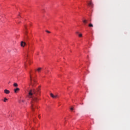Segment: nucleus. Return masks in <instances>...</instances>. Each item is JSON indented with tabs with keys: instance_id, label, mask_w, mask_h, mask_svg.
<instances>
[{
	"instance_id": "f257e3e1",
	"label": "nucleus",
	"mask_w": 130,
	"mask_h": 130,
	"mask_svg": "<svg viewBox=\"0 0 130 130\" xmlns=\"http://www.w3.org/2000/svg\"><path fill=\"white\" fill-rule=\"evenodd\" d=\"M41 86H39L36 89L33 88L28 91L27 96L30 98H38L40 97V94L41 93Z\"/></svg>"
},
{
	"instance_id": "f03ea898",
	"label": "nucleus",
	"mask_w": 130,
	"mask_h": 130,
	"mask_svg": "<svg viewBox=\"0 0 130 130\" xmlns=\"http://www.w3.org/2000/svg\"><path fill=\"white\" fill-rule=\"evenodd\" d=\"M30 85L32 87H36L37 81L35 79H32V76L30 75Z\"/></svg>"
},
{
	"instance_id": "7ed1b4c3",
	"label": "nucleus",
	"mask_w": 130,
	"mask_h": 130,
	"mask_svg": "<svg viewBox=\"0 0 130 130\" xmlns=\"http://www.w3.org/2000/svg\"><path fill=\"white\" fill-rule=\"evenodd\" d=\"M37 101V99L36 98H32L31 99V110H32V111H34V106H33V103H34V102H36Z\"/></svg>"
},
{
	"instance_id": "20e7f679",
	"label": "nucleus",
	"mask_w": 130,
	"mask_h": 130,
	"mask_svg": "<svg viewBox=\"0 0 130 130\" xmlns=\"http://www.w3.org/2000/svg\"><path fill=\"white\" fill-rule=\"evenodd\" d=\"M50 96L52 97V98H59L60 96L58 94L55 93L53 94V93H50Z\"/></svg>"
},
{
	"instance_id": "39448f33",
	"label": "nucleus",
	"mask_w": 130,
	"mask_h": 130,
	"mask_svg": "<svg viewBox=\"0 0 130 130\" xmlns=\"http://www.w3.org/2000/svg\"><path fill=\"white\" fill-rule=\"evenodd\" d=\"M88 7H90V8H93V3L92 2H90L88 3Z\"/></svg>"
},
{
	"instance_id": "423d86ee",
	"label": "nucleus",
	"mask_w": 130,
	"mask_h": 130,
	"mask_svg": "<svg viewBox=\"0 0 130 130\" xmlns=\"http://www.w3.org/2000/svg\"><path fill=\"white\" fill-rule=\"evenodd\" d=\"M14 93H18V92H19V91H20V88H16L14 89Z\"/></svg>"
},
{
	"instance_id": "0eeeda50",
	"label": "nucleus",
	"mask_w": 130,
	"mask_h": 130,
	"mask_svg": "<svg viewBox=\"0 0 130 130\" xmlns=\"http://www.w3.org/2000/svg\"><path fill=\"white\" fill-rule=\"evenodd\" d=\"M21 46L22 47H24V46H25V45H26V43H25V42H21Z\"/></svg>"
},
{
	"instance_id": "6e6552de",
	"label": "nucleus",
	"mask_w": 130,
	"mask_h": 130,
	"mask_svg": "<svg viewBox=\"0 0 130 130\" xmlns=\"http://www.w3.org/2000/svg\"><path fill=\"white\" fill-rule=\"evenodd\" d=\"M4 93L5 94H10V90H8V89H5Z\"/></svg>"
},
{
	"instance_id": "1a4fd4ad",
	"label": "nucleus",
	"mask_w": 130,
	"mask_h": 130,
	"mask_svg": "<svg viewBox=\"0 0 130 130\" xmlns=\"http://www.w3.org/2000/svg\"><path fill=\"white\" fill-rule=\"evenodd\" d=\"M41 70H42V68H39L37 70V71L38 73H40V72H41Z\"/></svg>"
},
{
	"instance_id": "9d476101",
	"label": "nucleus",
	"mask_w": 130,
	"mask_h": 130,
	"mask_svg": "<svg viewBox=\"0 0 130 130\" xmlns=\"http://www.w3.org/2000/svg\"><path fill=\"white\" fill-rule=\"evenodd\" d=\"M2 101H4V102H7V101H8V99L4 98V99H2Z\"/></svg>"
},
{
	"instance_id": "9b49d317",
	"label": "nucleus",
	"mask_w": 130,
	"mask_h": 130,
	"mask_svg": "<svg viewBox=\"0 0 130 130\" xmlns=\"http://www.w3.org/2000/svg\"><path fill=\"white\" fill-rule=\"evenodd\" d=\"M83 22L84 23V25H86L88 23V21L84 20L83 21Z\"/></svg>"
},
{
	"instance_id": "f8f14e48",
	"label": "nucleus",
	"mask_w": 130,
	"mask_h": 130,
	"mask_svg": "<svg viewBox=\"0 0 130 130\" xmlns=\"http://www.w3.org/2000/svg\"><path fill=\"white\" fill-rule=\"evenodd\" d=\"M14 87H18V84L17 83H14L13 84Z\"/></svg>"
},
{
	"instance_id": "ddd939ff",
	"label": "nucleus",
	"mask_w": 130,
	"mask_h": 130,
	"mask_svg": "<svg viewBox=\"0 0 130 130\" xmlns=\"http://www.w3.org/2000/svg\"><path fill=\"white\" fill-rule=\"evenodd\" d=\"M88 26L89 27H93V25L92 24V23H90L88 25Z\"/></svg>"
},
{
	"instance_id": "4468645a",
	"label": "nucleus",
	"mask_w": 130,
	"mask_h": 130,
	"mask_svg": "<svg viewBox=\"0 0 130 130\" xmlns=\"http://www.w3.org/2000/svg\"><path fill=\"white\" fill-rule=\"evenodd\" d=\"M79 37H82L83 36V35H82V34H80L78 35Z\"/></svg>"
},
{
	"instance_id": "2eb2a0df",
	"label": "nucleus",
	"mask_w": 130,
	"mask_h": 130,
	"mask_svg": "<svg viewBox=\"0 0 130 130\" xmlns=\"http://www.w3.org/2000/svg\"><path fill=\"white\" fill-rule=\"evenodd\" d=\"M70 110H71V111H73V110H74V108L72 107L70 108Z\"/></svg>"
},
{
	"instance_id": "dca6fc26",
	"label": "nucleus",
	"mask_w": 130,
	"mask_h": 130,
	"mask_svg": "<svg viewBox=\"0 0 130 130\" xmlns=\"http://www.w3.org/2000/svg\"><path fill=\"white\" fill-rule=\"evenodd\" d=\"M46 32H47V33H50V31H49L48 30H46Z\"/></svg>"
},
{
	"instance_id": "f3484780",
	"label": "nucleus",
	"mask_w": 130,
	"mask_h": 130,
	"mask_svg": "<svg viewBox=\"0 0 130 130\" xmlns=\"http://www.w3.org/2000/svg\"><path fill=\"white\" fill-rule=\"evenodd\" d=\"M19 102L20 103H21V102H24V100L20 101Z\"/></svg>"
},
{
	"instance_id": "a211bd4d",
	"label": "nucleus",
	"mask_w": 130,
	"mask_h": 130,
	"mask_svg": "<svg viewBox=\"0 0 130 130\" xmlns=\"http://www.w3.org/2000/svg\"><path fill=\"white\" fill-rule=\"evenodd\" d=\"M25 29H27V27H26V26H25Z\"/></svg>"
},
{
	"instance_id": "6ab92c4d",
	"label": "nucleus",
	"mask_w": 130,
	"mask_h": 130,
	"mask_svg": "<svg viewBox=\"0 0 130 130\" xmlns=\"http://www.w3.org/2000/svg\"><path fill=\"white\" fill-rule=\"evenodd\" d=\"M25 68L27 67V66H26V64H25Z\"/></svg>"
},
{
	"instance_id": "aec40b11",
	"label": "nucleus",
	"mask_w": 130,
	"mask_h": 130,
	"mask_svg": "<svg viewBox=\"0 0 130 130\" xmlns=\"http://www.w3.org/2000/svg\"><path fill=\"white\" fill-rule=\"evenodd\" d=\"M77 34H79V32H77Z\"/></svg>"
},
{
	"instance_id": "412c9836",
	"label": "nucleus",
	"mask_w": 130,
	"mask_h": 130,
	"mask_svg": "<svg viewBox=\"0 0 130 130\" xmlns=\"http://www.w3.org/2000/svg\"><path fill=\"white\" fill-rule=\"evenodd\" d=\"M10 83H11V81L9 82V84H10Z\"/></svg>"
},
{
	"instance_id": "4be33fe9",
	"label": "nucleus",
	"mask_w": 130,
	"mask_h": 130,
	"mask_svg": "<svg viewBox=\"0 0 130 130\" xmlns=\"http://www.w3.org/2000/svg\"><path fill=\"white\" fill-rule=\"evenodd\" d=\"M45 74H47V73H46V72H45Z\"/></svg>"
}]
</instances>
